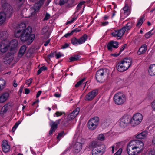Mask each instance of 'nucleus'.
Wrapping results in <instances>:
<instances>
[{
	"label": "nucleus",
	"mask_w": 155,
	"mask_h": 155,
	"mask_svg": "<svg viewBox=\"0 0 155 155\" xmlns=\"http://www.w3.org/2000/svg\"><path fill=\"white\" fill-rule=\"evenodd\" d=\"M23 88L24 86L23 85H21L20 87V88L18 91L19 95L20 96L21 95V94L22 92Z\"/></svg>",
	"instance_id": "5fc2aeb1"
},
{
	"label": "nucleus",
	"mask_w": 155,
	"mask_h": 155,
	"mask_svg": "<svg viewBox=\"0 0 155 155\" xmlns=\"http://www.w3.org/2000/svg\"><path fill=\"white\" fill-rule=\"evenodd\" d=\"M152 30H151L145 34L144 36L147 39L148 38L152 36L153 35V33H152Z\"/></svg>",
	"instance_id": "ea45409f"
},
{
	"label": "nucleus",
	"mask_w": 155,
	"mask_h": 155,
	"mask_svg": "<svg viewBox=\"0 0 155 155\" xmlns=\"http://www.w3.org/2000/svg\"><path fill=\"white\" fill-rule=\"evenodd\" d=\"M127 44H125L123 45L120 48L119 51L120 53L127 47Z\"/></svg>",
	"instance_id": "a18cd8bd"
},
{
	"label": "nucleus",
	"mask_w": 155,
	"mask_h": 155,
	"mask_svg": "<svg viewBox=\"0 0 155 155\" xmlns=\"http://www.w3.org/2000/svg\"><path fill=\"white\" fill-rule=\"evenodd\" d=\"M26 48L27 47L25 45H24L21 46L18 54V56L19 57L22 56L24 54Z\"/></svg>",
	"instance_id": "a878e982"
},
{
	"label": "nucleus",
	"mask_w": 155,
	"mask_h": 155,
	"mask_svg": "<svg viewBox=\"0 0 155 155\" xmlns=\"http://www.w3.org/2000/svg\"><path fill=\"white\" fill-rule=\"evenodd\" d=\"M21 121H18L14 125L12 129V131L13 132H14L15 130L17 128L19 124L21 123Z\"/></svg>",
	"instance_id": "e433bc0d"
},
{
	"label": "nucleus",
	"mask_w": 155,
	"mask_h": 155,
	"mask_svg": "<svg viewBox=\"0 0 155 155\" xmlns=\"http://www.w3.org/2000/svg\"><path fill=\"white\" fill-rule=\"evenodd\" d=\"M110 121L111 120L110 118H106L102 122V126H103L105 127L107 126L110 124L111 123Z\"/></svg>",
	"instance_id": "473e14b6"
},
{
	"label": "nucleus",
	"mask_w": 155,
	"mask_h": 155,
	"mask_svg": "<svg viewBox=\"0 0 155 155\" xmlns=\"http://www.w3.org/2000/svg\"><path fill=\"white\" fill-rule=\"evenodd\" d=\"M132 63V60L130 57H126L120 60L117 64L116 68L120 72L127 70Z\"/></svg>",
	"instance_id": "7ed1b4c3"
},
{
	"label": "nucleus",
	"mask_w": 155,
	"mask_h": 155,
	"mask_svg": "<svg viewBox=\"0 0 155 155\" xmlns=\"http://www.w3.org/2000/svg\"><path fill=\"white\" fill-rule=\"evenodd\" d=\"M9 48V45L5 43L4 41H2L0 43V51L2 53L6 52Z\"/></svg>",
	"instance_id": "a211bd4d"
},
{
	"label": "nucleus",
	"mask_w": 155,
	"mask_h": 155,
	"mask_svg": "<svg viewBox=\"0 0 155 155\" xmlns=\"http://www.w3.org/2000/svg\"><path fill=\"white\" fill-rule=\"evenodd\" d=\"M109 23L108 21H102L101 22L100 26H104L108 25Z\"/></svg>",
	"instance_id": "603ef678"
},
{
	"label": "nucleus",
	"mask_w": 155,
	"mask_h": 155,
	"mask_svg": "<svg viewBox=\"0 0 155 155\" xmlns=\"http://www.w3.org/2000/svg\"><path fill=\"white\" fill-rule=\"evenodd\" d=\"M121 153V151L119 149L114 155H120Z\"/></svg>",
	"instance_id": "e2e57ef3"
},
{
	"label": "nucleus",
	"mask_w": 155,
	"mask_h": 155,
	"mask_svg": "<svg viewBox=\"0 0 155 155\" xmlns=\"http://www.w3.org/2000/svg\"><path fill=\"white\" fill-rule=\"evenodd\" d=\"M130 145H131L128 147V150H137L138 153H140L143 150L144 146L143 143L139 140H135L132 141L130 142ZM133 152H136L133 151Z\"/></svg>",
	"instance_id": "20e7f679"
},
{
	"label": "nucleus",
	"mask_w": 155,
	"mask_h": 155,
	"mask_svg": "<svg viewBox=\"0 0 155 155\" xmlns=\"http://www.w3.org/2000/svg\"><path fill=\"white\" fill-rule=\"evenodd\" d=\"M99 123V118L97 116L94 117L88 120L87 123V127L90 130H94L96 128Z\"/></svg>",
	"instance_id": "1a4fd4ad"
},
{
	"label": "nucleus",
	"mask_w": 155,
	"mask_h": 155,
	"mask_svg": "<svg viewBox=\"0 0 155 155\" xmlns=\"http://www.w3.org/2000/svg\"><path fill=\"white\" fill-rule=\"evenodd\" d=\"M56 52V51L52 52H51V53L49 54L47 57L46 58L48 60H50L51 58L53 57L54 55V53Z\"/></svg>",
	"instance_id": "a19ab883"
},
{
	"label": "nucleus",
	"mask_w": 155,
	"mask_h": 155,
	"mask_svg": "<svg viewBox=\"0 0 155 155\" xmlns=\"http://www.w3.org/2000/svg\"><path fill=\"white\" fill-rule=\"evenodd\" d=\"M48 31V27L47 26H45L42 28L41 32L42 35L46 33Z\"/></svg>",
	"instance_id": "49530a36"
},
{
	"label": "nucleus",
	"mask_w": 155,
	"mask_h": 155,
	"mask_svg": "<svg viewBox=\"0 0 155 155\" xmlns=\"http://www.w3.org/2000/svg\"><path fill=\"white\" fill-rule=\"evenodd\" d=\"M88 38V36L86 34H84L79 39L75 37H73L71 39V42L73 45L76 46L84 43L87 40Z\"/></svg>",
	"instance_id": "6e6552de"
},
{
	"label": "nucleus",
	"mask_w": 155,
	"mask_h": 155,
	"mask_svg": "<svg viewBox=\"0 0 155 155\" xmlns=\"http://www.w3.org/2000/svg\"><path fill=\"white\" fill-rule=\"evenodd\" d=\"M125 95L123 93L118 92L116 93L113 97V100L115 103L117 105H121L126 101Z\"/></svg>",
	"instance_id": "0eeeda50"
},
{
	"label": "nucleus",
	"mask_w": 155,
	"mask_h": 155,
	"mask_svg": "<svg viewBox=\"0 0 155 155\" xmlns=\"http://www.w3.org/2000/svg\"><path fill=\"white\" fill-rule=\"evenodd\" d=\"M82 144L80 143H75L74 146V152L75 153L79 152L82 149Z\"/></svg>",
	"instance_id": "bb28decb"
},
{
	"label": "nucleus",
	"mask_w": 155,
	"mask_h": 155,
	"mask_svg": "<svg viewBox=\"0 0 155 155\" xmlns=\"http://www.w3.org/2000/svg\"><path fill=\"white\" fill-rule=\"evenodd\" d=\"M65 135V134H64V131H61V132L59 133L57 135V139L59 141L60 139Z\"/></svg>",
	"instance_id": "c9c22d12"
},
{
	"label": "nucleus",
	"mask_w": 155,
	"mask_h": 155,
	"mask_svg": "<svg viewBox=\"0 0 155 155\" xmlns=\"http://www.w3.org/2000/svg\"><path fill=\"white\" fill-rule=\"evenodd\" d=\"M70 43L68 44L67 43H65L64 44V45H62L61 47V48L62 49H65L66 48L68 47L69 46V45Z\"/></svg>",
	"instance_id": "8fccbe9b"
},
{
	"label": "nucleus",
	"mask_w": 155,
	"mask_h": 155,
	"mask_svg": "<svg viewBox=\"0 0 155 155\" xmlns=\"http://www.w3.org/2000/svg\"><path fill=\"white\" fill-rule=\"evenodd\" d=\"M80 55H75L73 56H72L69 58V62H71L77 61L79 60L81 57Z\"/></svg>",
	"instance_id": "72a5a7b5"
},
{
	"label": "nucleus",
	"mask_w": 155,
	"mask_h": 155,
	"mask_svg": "<svg viewBox=\"0 0 155 155\" xmlns=\"http://www.w3.org/2000/svg\"><path fill=\"white\" fill-rule=\"evenodd\" d=\"M5 59L6 60H7V61H4L5 63L6 64H9L11 61V59L10 58H8L6 57H5Z\"/></svg>",
	"instance_id": "6e6d98bb"
},
{
	"label": "nucleus",
	"mask_w": 155,
	"mask_h": 155,
	"mask_svg": "<svg viewBox=\"0 0 155 155\" xmlns=\"http://www.w3.org/2000/svg\"><path fill=\"white\" fill-rule=\"evenodd\" d=\"M25 23L22 22L19 24L17 29L14 31V35L17 38H20L22 42H27L28 45H30L33 41L35 36L32 34V28L28 26L26 28Z\"/></svg>",
	"instance_id": "f257e3e1"
},
{
	"label": "nucleus",
	"mask_w": 155,
	"mask_h": 155,
	"mask_svg": "<svg viewBox=\"0 0 155 155\" xmlns=\"http://www.w3.org/2000/svg\"><path fill=\"white\" fill-rule=\"evenodd\" d=\"M118 42L111 41L108 43L107 45V48L109 51H112L113 48H117L118 47Z\"/></svg>",
	"instance_id": "dca6fc26"
},
{
	"label": "nucleus",
	"mask_w": 155,
	"mask_h": 155,
	"mask_svg": "<svg viewBox=\"0 0 155 155\" xmlns=\"http://www.w3.org/2000/svg\"><path fill=\"white\" fill-rule=\"evenodd\" d=\"M79 108L77 107L72 112L69 114L68 116V119L66 120V122H64V125L66 126L69 123V120L74 119L78 114L80 111Z\"/></svg>",
	"instance_id": "4468645a"
},
{
	"label": "nucleus",
	"mask_w": 155,
	"mask_h": 155,
	"mask_svg": "<svg viewBox=\"0 0 155 155\" xmlns=\"http://www.w3.org/2000/svg\"><path fill=\"white\" fill-rule=\"evenodd\" d=\"M51 39H49L44 44V46H46L48 45V44L50 42Z\"/></svg>",
	"instance_id": "680f3d73"
},
{
	"label": "nucleus",
	"mask_w": 155,
	"mask_h": 155,
	"mask_svg": "<svg viewBox=\"0 0 155 155\" xmlns=\"http://www.w3.org/2000/svg\"><path fill=\"white\" fill-rule=\"evenodd\" d=\"M80 28V26H79L78 28H76L72 30L71 31L72 34H73L74 33H76L80 31H81V29Z\"/></svg>",
	"instance_id": "79ce46f5"
},
{
	"label": "nucleus",
	"mask_w": 155,
	"mask_h": 155,
	"mask_svg": "<svg viewBox=\"0 0 155 155\" xmlns=\"http://www.w3.org/2000/svg\"><path fill=\"white\" fill-rule=\"evenodd\" d=\"M147 134V132L144 131L138 134L136 136V138L139 139H144L146 137Z\"/></svg>",
	"instance_id": "c756f323"
},
{
	"label": "nucleus",
	"mask_w": 155,
	"mask_h": 155,
	"mask_svg": "<svg viewBox=\"0 0 155 155\" xmlns=\"http://www.w3.org/2000/svg\"><path fill=\"white\" fill-rule=\"evenodd\" d=\"M132 25L131 23L129 22L125 26L121 29L118 30H114L111 33V35L114 37H119L120 39L123 36L126 31H127L130 29L132 28Z\"/></svg>",
	"instance_id": "39448f33"
},
{
	"label": "nucleus",
	"mask_w": 155,
	"mask_h": 155,
	"mask_svg": "<svg viewBox=\"0 0 155 155\" xmlns=\"http://www.w3.org/2000/svg\"><path fill=\"white\" fill-rule=\"evenodd\" d=\"M86 79L85 78H84L82 79L80 81H79L74 86L76 88H78L79 87L80 85H81L82 83L84 82V81Z\"/></svg>",
	"instance_id": "f704fd0d"
},
{
	"label": "nucleus",
	"mask_w": 155,
	"mask_h": 155,
	"mask_svg": "<svg viewBox=\"0 0 155 155\" xmlns=\"http://www.w3.org/2000/svg\"><path fill=\"white\" fill-rule=\"evenodd\" d=\"M78 16H74L72 18V19L70 21L67 22L66 24L67 25L71 24L73 23L77 19Z\"/></svg>",
	"instance_id": "58836bf2"
},
{
	"label": "nucleus",
	"mask_w": 155,
	"mask_h": 155,
	"mask_svg": "<svg viewBox=\"0 0 155 155\" xmlns=\"http://www.w3.org/2000/svg\"><path fill=\"white\" fill-rule=\"evenodd\" d=\"M149 155H155V150H150L149 152Z\"/></svg>",
	"instance_id": "4d7b16f0"
},
{
	"label": "nucleus",
	"mask_w": 155,
	"mask_h": 155,
	"mask_svg": "<svg viewBox=\"0 0 155 155\" xmlns=\"http://www.w3.org/2000/svg\"><path fill=\"white\" fill-rule=\"evenodd\" d=\"M2 5L3 11L2 12L5 15V16L7 17H10L12 15L13 8L8 3L6 2V1H4L3 2L2 1Z\"/></svg>",
	"instance_id": "423d86ee"
},
{
	"label": "nucleus",
	"mask_w": 155,
	"mask_h": 155,
	"mask_svg": "<svg viewBox=\"0 0 155 155\" xmlns=\"http://www.w3.org/2000/svg\"><path fill=\"white\" fill-rule=\"evenodd\" d=\"M2 146L3 152L6 153L9 151L10 148V146L8 144L7 141L4 140L2 142Z\"/></svg>",
	"instance_id": "aec40b11"
},
{
	"label": "nucleus",
	"mask_w": 155,
	"mask_h": 155,
	"mask_svg": "<svg viewBox=\"0 0 155 155\" xmlns=\"http://www.w3.org/2000/svg\"><path fill=\"white\" fill-rule=\"evenodd\" d=\"M86 3V2L84 1H82L79 3L77 6L76 10V12H78V11L80 9V8L82 7L83 5H84L83 8V11H84V8L85 7V4Z\"/></svg>",
	"instance_id": "c85d7f7f"
},
{
	"label": "nucleus",
	"mask_w": 155,
	"mask_h": 155,
	"mask_svg": "<svg viewBox=\"0 0 155 155\" xmlns=\"http://www.w3.org/2000/svg\"><path fill=\"white\" fill-rule=\"evenodd\" d=\"M8 110V106L7 105H5L2 108V110L3 111V112L6 113Z\"/></svg>",
	"instance_id": "3c124183"
},
{
	"label": "nucleus",
	"mask_w": 155,
	"mask_h": 155,
	"mask_svg": "<svg viewBox=\"0 0 155 155\" xmlns=\"http://www.w3.org/2000/svg\"><path fill=\"white\" fill-rule=\"evenodd\" d=\"M73 35L71 31L70 32H68L64 35V37L66 38H68V37H70L71 36Z\"/></svg>",
	"instance_id": "bf43d9fd"
},
{
	"label": "nucleus",
	"mask_w": 155,
	"mask_h": 155,
	"mask_svg": "<svg viewBox=\"0 0 155 155\" xmlns=\"http://www.w3.org/2000/svg\"><path fill=\"white\" fill-rule=\"evenodd\" d=\"M30 92V91L28 89L25 88V94H28Z\"/></svg>",
	"instance_id": "0e129e2a"
},
{
	"label": "nucleus",
	"mask_w": 155,
	"mask_h": 155,
	"mask_svg": "<svg viewBox=\"0 0 155 155\" xmlns=\"http://www.w3.org/2000/svg\"><path fill=\"white\" fill-rule=\"evenodd\" d=\"M6 17L5 15L2 11L0 12V25H2L5 22Z\"/></svg>",
	"instance_id": "7c9ffc66"
},
{
	"label": "nucleus",
	"mask_w": 155,
	"mask_h": 155,
	"mask_svg": "<svg viewBox=\"0 0 155 155\" xmlns=\"http://www.w3.org/2000/svg\"><path fill=\"white\" fill-rule=\"evenodd\" d=\"M143 119L142 114L139 113L134 114L131 118V124L133 126H135L140 124Z\"/></svg>",
	"instance_id": "9d476101"
},
{
	"label": "nucleus",
	"mask_w": 155,
	"mask_h": 155,
	"mask_svg": "<svg viewBox=\"0 0 155 155\" xmlns=\"http://www.w3.org/2000/svg\"><path fill=\"white\" fill-rule=\"evenodd\" d=\"M9 94L7 92H5L2 93L0 95V103H2L5 101L9 97Z\"/></svg>",
	"instance_id": "5701e85b"
},
{
	"label": "nucleus",
	"mask_w": 155,
	"mask_h": 155,
	"mask_svg": "<svg viewBox=\"0 0 155 155\" xmlns=\"http://www.w3.org/2000/svg\"><path fill=\"white\" fill-rule=\"evenodd\" d=\"M148 72L150 76L155 75V64H152L150 65Z\"/></svg>",
	"instance_id": "b1692460"
},
{
	"label": "nucleus",
	"mask_w": 155,
	"mask_h": 155,
	"mask_svg": "<svg viewBox=\"0 0 155 155\" xmlns=\"http://www.w3.org/2000/svg\"><path fill=\"white\" fill-rule=\"evenodd\" d=\"M41 7V6L36 3L32 7H31V15L33 16L36 14Z\"/></svg>",
	"instance_id": "412c9836"
},
{
	"label": "nucleus",
	"mask_w": 155,
	"mask_h": 155,
	"mask_svg": "<svg viewBox=\"0 0 155 155\" xmlns=\"http://www.w3.org/2000/svg\"><path fill=\"white\" fill-rule=\"evenodd\" d=\"M32 82V79L30 78L28 80H27L26 81V83L27 85L28 86L30 85Z\"/></svg>",
	"instance_id": "052dcab7"
},
{
	"label": "nucleus",
	"mask_w": 155,
	"mask_h": 155,
	"mask_svg": "<svg viewBox=\"0 0 155 155\" xmlns=\"http://www.w3.org/2000/svg\"><path fill=\"white\" fill-rule=\"evenodd\" d=\"M63 56V55H62L60 52H59L58 54H55V56L56 57V58L57 59H58L61 57H62Z\"/></svg>",
	"instance_id": "13d9d810"
},
{
	"label": "nucleus",
	"mask_w": 155,
	"mask_h": 155,
	"mask_svg": "<svg viewBox=\"0 0 155 155\" xmlns=\"http://www.w3.org/2000/svg\"><path fill=\"white\" fill-rule=\"evenodd\" d=\"M151 104L152 108L155 110V101H153V102H152Z\"/></svg>",
	"instance_id": "774afa93"
},
{
	"label": "nucleus",
	"mask_w": 155,
	"mask_h": 155,
	"mask_svg": "<svg viewBox=\"0 0 155 155\" xmlns=\"http://www.w3.org/2000/svg\"><path fill=\"white\" fill-rule=\"evenodd\" d=\"M105 70L101 69L98 70L95 75V78L98 82H102L104 80V75H106Z\"/></svg>",
	"instance_id": "f8f14e48"
},
{
	"label": "nucleus",
	"mask_w": 155,
	"mask_h": 155,
	"mask_svg": "<svg viewBox=\"0 0 155 155\" xmlns=\"http://www.w3.org/2000/svg\"><path fill=\"white\" fill-rule=\"evenodd\" d=\"M147 46L146 44L142 45L137 52V54L140 55L145 53L147 51Z\"/></svg>",
	"instance_id": "4be33fe9"
},
{
	"label": "nucleus",
	"mask_w": 155,
	"mask_h": 155,
	"mask_svg": "<svg viewBox=\"0 0 155 155\" xmlns=\"http://www.w3.org/2000/svg\"><path fill=\"white\" fill-rule=\"evenodd\" d=\"M131 123V118L127 115H124L120 120L119 125L123 128L126 127L127 125Z\"/></svg>",
	"instance_id": "9b49d317"
},
{
	"label": "nucleus",
	"mask_w": 155,
	"mask_h": 155,
	"mask_svg": "<svg viewBox=\"0 0 155 155\" xmlns=\"http://www.w3.org/2000/svg\"><path fill=\"white\" fill-rule=\"evenodd\" d=\"M8 36V34L6 31H3L0 33V38L2 41L6 40Z\"/></svg>",
	"instance_id": "cd10ccee"
},
{
	"label": "nucleus",
	"mask_w": 155,
	"mask_h": 155,
	"mask_svg": "<svg viewBox=\"0 0 155 155\" xmlns=\"http://www.w3.org/2000/svg\"><path fill=\"white\" fill-rule=\"evenodd\" d=\"M42 71H43L47 70V68L45 66H43L42 67H40Z\"/></svg>",
	"instance_id": "338daca9"
},
{
	"label": "nucleus",
	"mask_w": 155,
	"mask_h": 155,
	"mask_svg": "<svg viewBox=\"0 0 155 155\" xmlns=\"http://www.w3.org/2000/svg\"><path fill=\"white\" fill-rule=\"evenodd\" d=\"M64 113V112L57 111L55 113L54 116L55 117L56 116L57 117H58L61 116Z\"/></svg>",
	"instance_id": "c03bdc74"
},
{
	"label": "nucleus",
	"mask_w": 155,
	"mask_h": 155,
	"mask_svg": "<svg viewBox=\"0 0 155 155\" xmlns=\"http://www.w3.org/2000/svg\"><path fill=\"white\" fill-rule=\"evenodd\" d=\"M69 0H60L59 2V4L60 6H62L65 4L67 3Z\"/></svg>",
	"instance_id": "37998d69"
},
{
	"label": "nucleus",
	"mask_w": 155,
	"mask_h": 155,
	"mask_svg": "<svg viewBox=\"0 0 155 155\" xmlns=\"http://www.w3.org/2000/svg\"><path fill=\"white\" fill-rule=\"evenodd\" d=\"M35 110H33L32 111H30L29 113H26L25 114V115L27 116H31L33 114H34L35 112Z\"/></svg>",
	"instance_id": "864d4df0"
},
{
	"label": "nucleus",
	"mask_w": 155,
	"mask_h": 155,
	"mask_svg": "<svg viewBox=\"0 0 155 155\" xmlns=\"http://www.w3.org/2000/svg\"><path fill=\"white\" fill-rule=\"evenodd\" d=\"M131 4V0H126L125 5L121 11V12H123L125 17L127 16L130 13L129 6Z\"/></svg>",
	"instance_id": "ddd939ff"
},
{
	"label": "nucleus",
	"mask_w": 155,
	"mask_h": 155,
	"mask_svg": "<svg viewBox=\"0 0 155 155\" xmlns=\"http://www.w3.org/2000/svg\"><path fill=\"white\" fill-rule=\"evenodd\" d=\"M98 90L97 89H95L87 93L86 95L85 99L87 101H91L93 100L98 94Z\"/></svg>",
	"instance_id": "2eb2a0df"
},
{
	"label": "nucleus",
	"mask_w": 155,
	"mask_h": 155,
	"mask_svg": "<svg viewBox=\"0 0 155 155\" xmlns=\"http://www.w3.org/2000/svg\"><path fill=\"white\" fill-rule=\"evenodd\" d=\"M97 139L101 141L104 140H105V137L104 134H99L97 137Z\"/></svg>",
	"instance_id": "4c0bfd02"
},
{
	"label": "nucleus",
	"mask_w": 155,
	"mask_h": 155,
	"mask_svg": "<svg viewBox=\"0 0 155 155\" xmlns=\"http://www.w3.org/2000/svg\"><path fill=\"white\" fill-rule=\"evenodd\" d=\"M50 17V15L48 13H46L44 18V20H47L49 19Z\"/></svg>",
	"instance_id": "09e8293b"
},
{
	"label": "nucleus",
	"mask_w": 155,
	"mask_h": 155,
	"mask_svg": "<svg viewBox=\"0 0 155 155\" xmlns=\"http://www.w3.org/2000/svg\"><path fill=\"white\" fill-rule=\"evenodd\" d=\"M18 45V41L16 39L12 40L9 43V47H11V50L13 51L16 49Z\"/></svg>",
	"instance_id": "6ab92c4d"
},
{
	"label": "nucleus",
	"mask_w": 155,
	"mask_h": 155,
	"mask_svg": "<svg viewBox=\"0 0 155 155\" xmlns=\"http://www.w3.org/2000/svg\"><path fill=\"white\" fill-rule=\"evenodd\" d=\"M145 17V14H144L141 15L138 19L137 22L136 24V26L137 27H140L142 24L145 20L144 18Z\"/></svg>",
	"instance_id": "393cba45"
},
{
	"label": "nucleus",
	"mask_w": 155,
	"mask_h": 155,
	"mask_svg": "<svg viewBox=\"0 0 155 155\" xmlns=\"http://www.w3.org/2000/svg\"><path fill=\"white\" fill-rule=\"evenodd\" d=\"M130 145H130V143H129L127 145V151L128 154L129 155H137L138 153H139L137 150H134V151L136 152L135 153L134 152H133V150L130 149L129 150H128V147Z\"/></svg>",
	"instance_id": "2f4dec72"
},
{
	"label": "nucleus",
	"mask_w": 155,
	"mask_h": 155,
	"mask_svg": "<svg viewBox=\"0 0 155 155\" xmlns=\"http://www.w3.org/2000/svg\"><path fill=\"white\" fill-rule=\"evenodd\" d=\"M90 147L92 149V155H103L106 149L104 144L96 141L91 142Z\"/></svg>",
	"instance_id": "f03ea898"
},
{
	"label": "nucleus",
	"mask_w": 155,
	"mask_h": 155,
	"mask_svg": "<svg viewBox=\"0 0 155 155\" xmlns=\"http://www.w3.org/2000/svg\"><path fill=\"white\" fill-rule=\"evenodd\" d=\"M45 0H39L36 3L41 7L44 4Z\"/></svg>",
	"instance_id": "de8ad7c7"
},
{
	"label": "nucleus",
	"mask_w": 155,
	"mask_h": 155,
	"mask_svg": "<svg viewBox=\"0 0 155 155\" xmlns=\"http://www.w3.org/2000/svg\"><path fill=\"white\" fill-rule=\"evenodd\" d=\"M61 121V119H59L56 120L55 122H53L49 132V134L50 135H51L53 132H55L56 129L58 128V125L59 124Z\"/></svg>",
	"instance_id": "f3484780"
},
{
	"label": "nucleus",
	"mask_w": 155,
	"mask_h": 155,
	"mask_svg": "<svg viewBox=\"0 0 155 155\" xmlns=\"http://www.w3.org/2000/svg\"><path fill=\"white\" fill-rule=\"evenodd\" d=\"M109 18V16L105 15L103 17V20L105 21L108 20Z\"/></svg>",
	"instance_id": "69168bd1"
}]
</instances>
